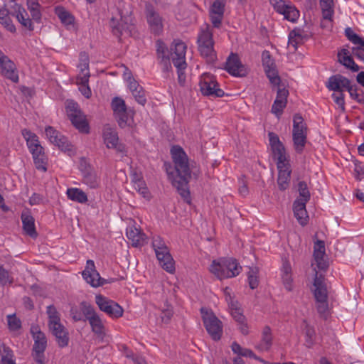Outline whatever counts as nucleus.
Returning a JSON list of instances; mask_svg holds the SVG:
<instances>
[{
	"mask_svg": "<svg viewBox=\"0 0 364 364\" xmlns=\"http://www.w3.org/2000/svg\"><path fill=\"white\" fill-rule=\"evenodd\" d=\"M127 237L134 247H141L146 243V235L140 229L130 227L127 229Z\"/></svg>",
	"mask_w": 364,
	"mask_h": 364,
	"instance_id": "nucleus-24",
	"label": "nucleus"
},
{
	"mask_svg": "<svg viewBox=\"0 0 364 364\" xmlns=\"http://www.w3.org/2000/svg\"><path fill=\"white\" fill-rule=\"evenodd\" d=\"M79 169L82 174V183L90 188L95 189L100 184V178L95 168L85 159L80 160Z\"/></svg>",
	"mask_w": 364,
	"mask_h": 364,
	"instance_id": "nucleus-14",
	"label": "nucleus"
},
{
	"mask_svg": "<svg viewBox=\"0 0 364 364\" xmlns=\"http://www.w3.org/2000/svg\"><path fill=\"white\" fill-rule=\"evenodd\" d=\"M247 282L252 289H256L259 285L258 269L250 268L247 273Z\"/></svg>",
	"mask_w": 364,
	"mask_h": 364,
	"instance_id": "nucleus-48",
	"label": "nucleus"
},
{
	"mask_svg": "<svg viewBox=\"0 0 364 364\" xmlns=\"http://www.w3.org/2000/svg\"><path fill=\"white\" fill-rule=\"evenodd\" d=\"M231 315L236 322L242 323L246 321L240 309L237 308L233 303L231 304Z\"/></svg>",
	"mask_w": 364,
	"mask_h": 364,
	"instance_id": "nucleus-59",
	"label": "nucleus"
},
{
	"mask_svg": "<svg viewBox=\"0 0 364 364\" xmlns=\"http://www.w3.org/2000/svg\"><path fill=\"white\" fill-rule=\"evenodd\" d=\"M95 302L102 311L112 318H118L123 316L122 307L114 301L109 299L102 294L95 296Z\"/></svg>",
	"mask_w": 364,
	"mask_h": 364,
	"instance_id": "nucleus-12",
	"label": "nucleus"
},
{
	"mask_svg": "<svg viewBox=\"0 0 364 364\" xmlns=\"http://www.w3.org/2000/svg\"><path fill=\"white\" fill-rule=\"evenodd\" d=\"M311 291L316 301L328 300V294L327 287L322 288H312Z\"/></svg>",
	"mask_w": 364,
	"mask_h": 364,
	"instance_id": "nucleus-56",
	"label": "nucleus"
},
{
	"mask_svg": "<svg viewBox=\"0 0 364 364\" xmlns=\"http://www.w3.org/2000/svg\"><path fill=\"white\" fill-rule=\"evenodd\" d=\"M304 323L306 324L305 326V341L306 343V346L311 348L314 345V337L316 335V332L314 328L311 326L306 321V320H304Z\"/></svg>",
	"mask_w": 364,
	"mask_h": 364,
	"instance_id": "nucleus-47",
	"label": "nucleus"
},
{
	"mask_svg": "<svg viewBox=\"0 0 364 364\" xmlns=\"http://www.w3.org/2000/svg\"><path fill=\"white\" fill-rule=\"evenodd\" d=\"M292 139L296 152L297 154H301L307 142V134L292 133Z\"/></svg>",
	"mask_w": 364,
	"mask_h": 364,
	"instance_id": "nucleus-39",
	"label": "nucleus"
},
{
	"mask_svg": "<svg viewBox=\"0 0 364 364\" xmlns=\"http://www.w3.org/2000/svg\"><path fill=\"white\" fill-rule=\"evenodd\" d=\"M297 187L299 198H296L295 200H299L307 203L311 198V193L306 182L304 181H299L298 183Z\"/></svg>",
	"mask_w": 364,
	"mask_h": 364,
	"instance_id": "nucleus-42",
	"label": "nucleus"
},
{
	"mask_svg": "<svg viewBox=\"0 0 364 364\" xmlns=\"http://www.w3.org/2000/svg\"><path fill=\"white\" fill-rule=\"evenodd\" d=\"M186 45L183 42L174 43V52L171 54V61L177 68L178 80L181 85H183L186 81L184 70L186 69Z\"/></svg>",
	"mask_w": 364,
	"mask_h": 364,
	"instance_id": "nucleus-10",
	"label": "nucleus"
},
{
	"mask_svg": "<svg viewBox=\"0 0 364 364\" xmlns=\"http://www.w3.org/2000/svg\"><path fill=\"white\" fill-rule=\"evenodd\" d=\"M269 142L272 157L277 161V170L291 171L289 156L287 155L284 145L279 136L272 132L268 133Z\"/></svg>",
	"mask_w": 364,
	"mask_h": 364,
	"instance_id": "nucleus-6",
	"label": "nucleus"
},
{
	"mask_svg": "<svg viewBox=\"0 0 364 364\" xmlns=\"http://www.w3.org/2000/svg\"><path fill=\"white\" fill-rule=\"evenodd\" d=\"M352 54L364 63V41L352 48Z\"/></svg>",
	"mask_w": 364,
	"mask_h": 364,
	"instance_id": "nucleus-64",
	"label": "nucleus"
},
{
	"mask_svg": "<svg viewBox=\"0 0 364 364\" xmlns=\"http://www.w3.org/2000/svg\"><path fill=\"white\" fill-rule=\"evenodd\" d=\"M225 70L231 75L245 77L247 75V68L242 64L237 53H231L227 58Z\"/></svg>",
	"mask_w": 364,
	"mask_h": 364,
	"instance_id": "nucleus-16",
	"label": "nucleus"
},
{
	"mask_svg": "<svg viewBox=\"0 0 364 364\" xmlns=\"http://www.w3.org/2000/svg\"><path fill=\"white\" fill-rule=\"evenodd\" d=\"M267 77L269 80V82L273 85L279 86L281 82L280 77L278 74V71L276 66L267 68L264 70Z\"/></svg>",
	"mask_w": 364,
	"mask_h": 364,
	"instance_id": "nucleus-49",
	"label": "nucleus"
},
{
	"mask_svg": "<svg viewBox=\"0 0 364 364\" xmlns=\"http://www.w3.org/2000/svg\"><path fill=\"white\" fill-rule=\"evenodd\" d=\"M0 73L13 82H18V74L14 63L0 50Z\"/></svg>",
	"mask_w": 364,
	"mask_h": 364,
	"instance_id": "nucleus-17",
	"label": "nucleus"
},
{
	"mask_svg": "<svg viewBox=\"0 0 364 364\" xmlns=\"http://www.w3.org/2000/svg\"><path fill=\"white\" fill-rule=\"evenodd\" d=\"M348 92L353 100L359 103L364 104V92L362 89L358 88L355 85H351Z\"/></svg>",
	"mask_w": 364,
	"mask_h": 364,
	"instance_id": "nucleus-46",
	"label": "nucleus"
},
{
	"mask_svg": "<svg viewBox=\"0 0 364 364\" xmlns=\"http://www.w3.org/2000/svg\"><path fill=\"white\" fill-rule=\"evenodd\" d=\"M325 243L323 240H317L314 246V259H321L324 257L325 252Z\"/></svg>",
	"mask_w": 364,
	"mask_h": 364,
	"instance_id": "nucleus-50",
	"label": "nucleus"
},
{
	"mask_svg": "<svg viewBox=\"0 0 364 364\" xmlns=\"http://www.w3.org/2000/svg\"><path fill=\"white\" fill-rule=\"evenodd\" d=\"M21 134L26 142L30 153L32 154L35 167L38 171L46 172L47 171L48 158L44 148L40 143L39 137L28 129H22Z\"/></svg>",
	"mask_w": 364,
	"mask_h": 364,
	"instance_id": "nucleus-3",
	"label": "nucleus"
},
{
	"mask_svg": "<svg viewBox=\"0 0 364 364\" xmlns=\"http://www.w3.org/2000/svg\"><path fill=\"white\" fill-rule=\"evenodd\" d=\"M338 62L353 72H358L360 70V67L355 63L354 60L350 56L348 50L346 48L341 49L338 53Z\"/></svg>",
	"mask_w": 364,
	"mask_h": 364,
	"instance_id": "nucleus-31",
	"label": "nucleus"
},
{
	"mask_svg": "<svg viewBox=\"0 0 364 364\" xmlns=\"http://www.w3.org/2000/svg\"><path fill=\"white\" fill-rule=\"evenodd\" d=\"M45 134L48 141L52 144L58 146L60 150L64 151L72 150V144L68 139L54 127L51 126L46 127Z\"/></svg>",
	"mask_w": 364,
	"mask_h": 364,
	"instance_id": "nucleus-15",
	"label": "nucleus"
},
{
	"mask_svg": "<svg viewBox=\"0 0 364 364\" xmlns=\"http://www.w3.org/2000/svg\"><path fill=\"white\" fill-rule=\"evenodd\" d=\"M198 50L200 55L209 60H213L216 53L214 50V41L213 38V32L210 26L207 25L204 29H201L198 36L197 41Z\"/></svg>",
	"mask_w": 364,
	"mask_h": 364,
	"instance_id": "nucleus-9",
	"label": "nucleus"
},
{
	"mask_svg": "<svg viewBox=\"0 0 364 364\" xmlns=\"http://www.w3.org/2000/svg\"><path fill=\"white\" fill-rule=\"evenodd\" d=\"M319 4L322 11L323 18L331 23L334 14V1L320 0Z\"/></svg>",
	"mask_w": 364,
	"mask_h": 364,
	"instance_id": "nucleus-33",
	"label": "nucleus"
},
{
	"mask_svg": "<svg viewBox=\"0 0 364 364\" xmlns=\"http://www.w3.org/2000/svg\"><path fill=\"white\" fill-rule=\"evenodd\" d=\"M10 16L15 17L26 29L32 31L34 29L33 19L26 10L15 0H6L0 5V23L9 32L16 33V28Z\"/></svg>",
	"mask_w": 364,
	"mask_h": 364,
	"instance_id": "nucleus-2",
	"label": "nucleus"
},
{
	"mask_svg": "<svg viewBox=\"0 0 364 364\" xmlns=\"http://www.w3.org/2000/svg\"><path fill=\"white\" fill-rule=\"evenodd\" d=\"M14 282L13 277L10 275L9 271L5 269L2 265H0V285L5 286L7 284Z\"/></svg>",
	"mask_w": 364,
	"mask_h": 364,
	"instance_id": "nucleus-58",
	"label": "nucleus"
},
{
	"mask_svg": "<svg viewBox=\"0 0 364 364\" xmlns=\"http://www.w3.org/2000/svg\"><path fill=\"white\" fill-rule=\"evenodd\" d=\"M225 0H215L210 7V13L224 15Z\"/></svg>",
	"mask_w": 364,
	"mask_h": 364,
	"instance_id": "nucleus-57",
	"label": "nucleus"
},
{
	"mask_svg": "<svg viewBox=\"0 0 364 364\" xmlns=\"http://www.w3.org/2000/svg\"><path fill=\"white\" fill-rule=\"evenodd\" d=\"M350 85V80L340 74L331 76L326 82V87L329 90L338 92H343L345 89L348 90Z\"/></svg>",
	"mask_w": 364,
	"mask_h": 364,
	"instance_id": "nucleus-21",
	"label": "nucleus"
},
{
	"mask_svg": "<svg viewBox=\"0 0 364 364\" xmlns=\"http://www.w3.org/2000/svg\"><path fill=\"white\" fill-rule=\"evenodd\" d=\"M273 336L272 329L269 326H265L262 331L261 340L256 346V348L262 352H267L272 348Z\"/></svg>",
	"mask_w": 364,
	"mask_h": 364,
	"instance_id": "nucleus-25",
	"label": "nucleus"
},
{
	"mask_svg": "<svg viewBox=\"0 0 364 364\" xmlns=\"http://www.w3.org/2000/svg\"><path fill=\"white\" fill-rule=\"evenodd\" d=\"M171 155L174 168H172L170 164H164L168 178L184 202L191 204V196L188 183L191 178V171L189 167L188 157L183 149L178 145L171 147Z\"/></svg>",
	"mask_w": 364,
	"mask_h": 364,
	"instance_id": "nucleus-1",
	"label": "nucleus"
},
{
	"mask_svg": "<svg viewBox=\"0 0 364 364\" xmlns=\"http://www.w3.org/2000/svg\"><path fill=\"white\" fill-rule=\"evenodd\" d=\"M146 17L151 32L155 35L160 34L163 31L162 18L149 3L146 4Z\"/></svg>",
	"mask_w": 364,
	"mask_h": 364,
	"instance_id": "nucleus-18",
	"label": "nucleus"
},
{
	"mask_svg": "<svg viewBox=\"0 0 364 364\" xmlns=\"http://www.w3.org/2000/svg\"><path fill=\"white\" fill-rule=\"evenodd\" d=\"M78 68L80 69L79 75H84L85 74L90 75L89 70V57L86 53H81L80 58V63Z\"/></svg>",
	"mask_w": 364,
	"mask_h": 364,
	"instance_id": "nucleus-55",
	"label": "nucleus"
},
{
	"mask_svg": "<svg viewBox=\"0 0 364 364\" xmlns=\"http://www.w3.org/2000/svg\"><path fill=\"white\" fill-rule=\"evenodd\" d=\"M317 303L316 309L321 317L326 318L328 314V300L316 301Z\"/></svg>",
	"mask_w": 364,
	"mask_h": 364,
	"instance_id": "nucleus-60",
	"label": "nucleus"
},
{
	"mask_svg": "<svg viewBox=\"0 0 364 364\" xmlns=\"http://www.w3.org/2000/svg\"><path fill=\"white\" fill-rule=\"evenodd\" d=\"M116 119L119 126L122 128H133L136 125L134 115H117Z\"/></svg>",
	"mask_w": 364,
	"mask_h": 364,
	"instance_id": "nucleus-43",
	"label": "nucleus"
},
{
	"mask_svg": "<svg viewBox=\"0 0 364 364\" xmlns=\"http://www.w3.org/2000/svg\"><path fill=\"white\" fill-rule=\"evenodd\" d=\"M262 62L264 69L270 68L276 66L274 60L269 51L264 50L262 54Z\"/></svg>",
	"mask_w": 364,
	"mask_h": 364,
	"instance_id": "nucleus-62",
	"label": "nucleus"
},
{
	"mask_svg": "<svg viewBox=\"0 0 364 364\" xmlns=\"http://www.w3.org/2000/svg\"><path fill=\"white\" fill-rule=\"evenodd\" d=\"M306 203L294 200L293 203L294 215L301 226H305L309 222V215L306 209Z\"/></svg>",
	"mask_w": 364,
	"mask_h": 364,
	"instance_id": "nucleus-26",
	"label": "nucleus"
},
{
	"mask_svg": "<svg viewBox=\"0 0 364 364\" xmlns=\"http://www.w3.org/2000/svg\"><path fill=\"white\" fill-rule=\"evenodd\" d=\"M173 314V311L172 307L169 305L167 306V307L166 309H164L161 311V316H160L161 321L166 324L168 323L171 320Z\"/></svg>",
	"mask_w": 364,
	"mask_h": 364,
	"instance_id": "nucleus-63",
	"label": "nucleus"
},
{
	"mask_svg": "<svg viewBox=\"0 0 364 364\" xmlns=\"http://www.w3.org/2000/svg\"><path fill=\"white\" fill-rule=\"evenodd\" d=\"M119 18L112 17L109 23L113 34L117 37H119L124 31L129 28L128 21L130 19L129 16H123L121 12H119Z\"/></svg>",
	"mask_w": 364,
	"mask_h": 364,
	"instance_id": "nucleus-23",
	"label": "nucleus"
},
{
	"mask_svg": "<svg viewBox=\"0 0 364 364\" xmlns=\"http://www.w3.org/2000/svg\"><path fill=\"white\" fill-rule=\"evenodd\" d=\"M200 314L203 325L211 338L219 341L223 334V323L212 311L205 308L200 309Z\"/></svg>",
	"mask_w": 364,
	"mask_h": 364,
	"instance_id": "nucleus-8",
	"label": "nucleus"
},
{
	"mask_svg": "<svg viewBox=\"0 0 364 364\" xmlns=\"http://www.w3.org/2000/svg\"><path fill=\"white\" fill-rule=\"evenodd\" d=\"M34 343L32 347L31 356L36 364H46L45 351L47 348V338L38 326L31 328Z\"/></svg>",
	"mask_w": 364,
	"mask_h": 364,
	"instance_id": "nucleus-7",
	"label": "nucleus"
},
{
	"mask_svg": "<svg viewBox=\"0 0 364 364\" xmlns=\"http://www.w3.org/2000/svg\"><path fill=\"white\" fill-rule=\"evenodd\" d=\"M80 309L85 316L84 318L85 321H88V318L92 316H96L98 314L95 312V309L92 306L87 303L86 301H82L80 303Z\"/></svg>",
	"mask_w": 364,
	"mask_h": 364,
	"instance_id": "nucleus-54",
	"label": "nucleus"
},
{
	"mask_svg": "<svg viewBox=\"0 0 364 364\" xmlns=\"http://www.w3.org/2000/svg\"><path fill=\"white\" fill-rule=\"evenodd\" d=\"M8 327L11 331H16L21 328V321L16 314L7 316Z\"/></svg>",
	"mask_w": 364,
	"mask_h": 364,
	"instance_id": "nucleus-53",
	"label": "nucleus"
},
{
	"mask_svg": "<svg viewBox=\"0 0 364 364\" xmlns=\"http://www.w3.org/2000/svg\"><path fill=\"white\" fill-rule=\"evenodd\" d=\"M27 8L29 11L32 19L37 22L40 23L41 20V12L40 11L41 5L38 3V0H27Z\"/></svg>",
	"mask_w": 364,
	"mask_h": 364,
	"instance_id": "nucleus-37",
	"label": "nucleus"
},
{
	"mask_svg": "<svg viewBox=\"0 0 364 364\" xmlns=\"http://www.w3.org/2000/svg\"><path fill=\"white\" fill-rule=\"evenodd\" d=\"M82 277L93 287H102L103 283H100L102 277L100 273L96 270L95 262L92 259H88L86 263L85 269L83 270Z\"/></svg>",
	"mask_w": 364,
	"mask_h": 364,
	"instance_id": "nucleus-20",
	"label": "nucleus"
},
{
	"mask_svg": "<svg viewBox=\"0 0 364 364\" xmlns=\"http://www.w3.org/2000/svg\"><path fill=\"white\" fill-rule=\"evenodd\" d=\"M112 108L114 114H124L127 111V106L123 99L115 97L112 101Z\"/></svg>",
	"mask_w": 364,
	"mask_h": 364,
	"instance_id": "nucleus-45",
	"label": "nucleus"
},
{
	"mask_svg": "<svg viewBox=\"0 0 364 364\" xmlns=\"http://www.w3.org/2000/svg\"><path fill=\"white\" fill-rule=\"evenodd\" d=\"M48 315V326L51 333L55 336L60 348H65L69 343V333L67 328L61 323L60 314L53 304L46 307Z\"/></svg>",
	"mask_w": 364,
	"mask_h": 364,
	"instance_id": "nucleus-4",
	"label": "nucleus"
},
{
	"mask_svg": "<svg viewBox=\"0 0 364 364\" xmlns=\"http://www.w3.org/2000/svg\"><path fill=\"white\" fill-rule=\"evenodd\" d=\"M90 76V75H87V73L84 75H79L77 77V83L80 85L79 90L82 95L87 99L90 98L92 95L91 90L88 85Z\"/></svg>",
	"mask_w": 364,
	"mask_h": 364,
	"instance_id": "nucleus-34",
	"label": "nucleus"
},
{
	"mask_svg": "<svg viewBox=\"0 0 364 364\" xmlns=\"http://www.w3.org/2000/svg\"><path fill=\"white\" fill-rule=\"evenodd\" d=\"M288 95V90L285 88H278L277 97L272 107V114H278L282 112L283 109L286 107Z\"/></svg>",
	"mask_w": 364,
	"mask_h": 364,
	"instance_id": "nucleus-30",
	"label": "nucleus"
},
{
	"mask_svg": "<svg viewBox=\"0 0 364 364\" xmlns=\"http://www.w3.org/2000/svg\"><path fill=\"white\" fill-rule=\"evenodd\" d=\"M0 364H16L13 350L5 345L3 346V354L1 355Z\"/></svg>",
	"mask_w": 364,
	"mask_h": 364,
	"instance_id": "nucleus-44",
	"label": "nucleus"
},
{
	"mask_svg": "<svg viewBox=\"0 0 364 364\" xmlns=\"http://www.w3.org/2000/svg\"><path fill=\"white\" fill-rule=\"evenodd\" d=\"M292 133L307 134V126L301 115H294Z\"/></svg>",
	"mask_w": 364,
	"mask_h": 364,
	"instance_id": "nucleus-41",
	"label": "nucleus"
},
{
	"mask_svg": "<svg viewBox=\"0 0 364 364\" xmlns=\"http://www.w3.org/2000/svg\"><path fill=\"white\" fill-rule=\"evenodd\" d=\"M21 218L25 233L31 238L36 239L38 237V232L36 229L34 218L30 213H23Z\"/></svg>",
	"mask_w": 364,
	"mask_h": 364,
	"instance_id": "nucleus-28",
	"label": "nucleus"
},
{
	"mask_svg": "<svg viewBox=\"0 0 364 364\" xmlns=\"http://www.w3.org/2000/svg\"><path fill=\"white\" fill-rule=\"evenodd\" d=\"M286 10L283 11V15L285 19L294 22L299 18V11L292 6H289L288 7H285Z\"/></svg>",
	"mask_w": 364,
	"mask_h": 364,
	"instance_id": "nucleus-51",
	"label": "nucleus"
},
{
	"mask_svg": "<svg viewBox=\"0 0 364 364\" xmlns=\"http://www.w3.org/2000/svg\"><path fill=\"white\" fill-rule=\"evenodd\" d=\"M232 351L237 354V357H246L250 358L253 359H257V355L250 349L242 348L238 343L236 341L233 342L231 345Z\"/></svg>",
	"mask_w": 364,
	"mask_h": 364,
	"instance_id": "nucleus-38",
	"label": "nucleus"
},
{
	"mask_svg": "<svg viewBox=\"0 0 364 364\" xmlns=\"http://www.w3.org/2000/svg\"><path fill=\"white\" fill-rule=\"evenodd\" d=\"M68 117L71 124L80 134H90V127L85 118L86 115H68Z\"/></svg>",
	"mask_w": 364,
	"mask_h": 364,
	"instance_id": "nucleus-29",
	"label": "nucleus"
},
{
	"mask_svg": "<svg viewBox=\"0 0 364 364\" xmlns=\"http://www.w3.org/2000/svg\"><path fill=\"white\" fill-rule=\"evenodd\" d=\"M291 171L280 170L278 171L277 183L278 188L281 191L287 190L290 186Z\"/></svg>",
	"mask_w": 364,
	"mask_h": 364,
	"instance_id": "nucleus-32",
	"label": "nucleus"
},
{
	"mask_svg": "<svg viewBox=\"0 0 364 364\" xmlns=\"http://www.w3.org/2000/svg\"><path fill=\"white\" fill-rule=\"evenodd\" d=\"M55 13L63 24L68 26L73 23V16L63 6L55 7Z\"/></svg>",
	"mask_w": 364,
	"mask_h": 364,
	"instance_id": "nucleus-40",
	"label": "nucleus"
},
{
	"mask_svg": "<svg viewBox=\"0 0 364 364\" xmlns=\"http://www.w3.org/2000/svg\"><path fill=\"white\" fill-rule=\"evenodd\" d=\"M209 270L218 279L223 280L237 276L242 270V267L237 259L232 257H223L213 260Z\"/></svg>",
	"mask_w": 364,
	"mask_h": 364,
	"instance_id": "nucleus-5",
	"label": "nucleus"
},
{
	"mask_svg": "<svg viewBox=\"0 0 364 364\" xmlns=\"http://www.w3.org/2000/svg\"><path fill=\"white\" fill-rule=\"evenodd\" d=\"M102 139L107 149H112L119 141L118 133L114 126L105 124L102 127Z\"/></svg>",
	"mask_w": 364,
	"mask_h": 364,
	"instance_id": "nucleus-22",
	"label": "nucleus"
},
{
	"mask_svg": "<svg viewBox=\"0 0 364 364\" xmlns=\"http://www.w3.org/2000/svg\"><path fill=\"white\" fill-rule=\"evenodd\" d=\"M305 38L300 29H294L289 34L288 45L296 50L298 45L304 43Z\"/></svg>",
	"mask_w": 364,
	"mask_h": 364,
	"instance_id": "nucleus-35",
	"label": "nucleus"
},
{
	"mask_svg": "<svg viewBox=\"0 0 364 364\" xmlns=\"http://www.w3.org/2000/svg\"><path fill=\"white\" fill-rule=\"evenodd\" d=\"M88 322L90 325L92 331L96 336L97 339L100 341H103L106 336V329L99 315L88 318Z\"/></svg>",
	"mask_w": 364,
	"mask_h": 364,
	"instance_id": "nucleus-27",
	"label": "nucleus"
},
{
	"mask_svg": "<svg viewBox=\"0 0 364 364\" xmlns=\"http://www.w3.org/2000/svg\"><path fill=\"white\" fill-rule=\"evenodd\" d=\"M314 277L313 280V288H322L327 287L325 275L319 273L316 268H314Z\"/></svg>",
	"mask_w": 364,
	"mask_h": 364,
	"instance_id": "nucleus-52",
	"label": "nucleus"
},
{
	"mask_svg": "<svg viewBox=\"0 0 364 364\" xmlns=\"http://www.w3.org/2000/svg\"><path fill=\"white\" fill-rule=\"evenodd\" d=\"M345 35L347 38L355 45H358L364 41L363 38L355 33L351 28L349 27L345 29Z\"/></svg>",
	"mask_w": 364,
	"mask_h": 364,
	"instance_id": "nucleus-61",
	"label": "nucleus"
},
{
	"mask_svg": "<svg viewBox=\"0 0 364 364\" xmlns=\"http://www.w3.org/2000/svg\"><path fill=\"white\" fill-rule=\"evenodd\" d=\"M176 42H182L179 40H175L170 48H168L166 45L160 39L156 41V51L157 59L159 64L163 66L164 71L168 72L171 69V54L174 52V43Z\"/></svg>",
	"mask_w": 364,
	"mask_h": 364,
	"instance_id": "nucleus-13",
	"label": "nucleus"
},
{
	"mask_svg": "<svg viewBox=\"0 0 364 364\" xmlns=\"http://www.w3.org/2000/svg\"><path fill=\"white\" fill-rule=\"evenodd\" d=\"M68 198L80 203H85L87 201V196L86 193L80 188H70L67 190Z\"/></svg>",
	"mask_w": 364,
	"mask_h": 364,
	"instance_id": "nucleus-36",
	"label": "nucleus"
},
{
	"mask_svg": "<svg viewBox=\"0 0 364 364\" xmlns=\"http://www.w3.org/2000/svg\"><path fill=\"white\" fill-rule=\"evenodd\" d=\"M198 85L201 94L204 96L217 98L225 95V92L219 88L215 76L209 73H204L200 76Z\"/></svg>",
	"mask_w": 364,
	"mask_h": 364,
	"instance_id": "nucleus-11",
	"label": "nucleus"
},
{
	"mask_svg": "<svg viewBox=\"0 0 364 364\" xmlns=\"http://www.w3.org/2000/svg\"><path fill=\"white\" fill-rule=\"evenodd\" d=\"M154 250L161 267L166 272L172 273L175 270L174 261L167 245L161 247L159 249H154Z\"/></svg>",
	"mask_w": 364,
	"mask_h": 364,
	"instance_id": "nucleus-19",
	"label": "nucleus"
}]
</instances>
